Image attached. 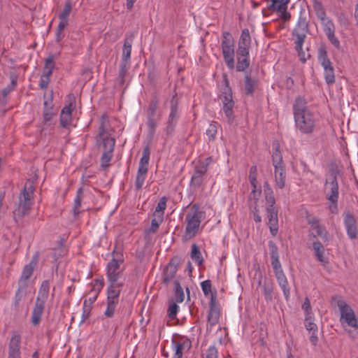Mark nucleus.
I'll return each instance as SVG.
<instances>
[{"mask_svg": "<svg viewBox=\"0 0 358 358\" xmlns=\"http://www.w3.org/2000/svg\"><path fill=\"white\" fill-rule=\"evenodd\" d=\"M305 99L299 96L293 104L294 116L296 127L303 134H310L315 127L313 113L307 108Z\"/></svg>", "mask_w": 358, "mask_h": 358, "instance_id": "obj_1", "label": "nucleus"}, {"mask_svg": "<svg viewBox=\"0 0 358 358\" xmlns=\"http://www.w3.org/2000/svg\"><path fill=\"white\" fill-rule=\"evenodd\" d=\"M113 258L106 266V276L109 283L107 290L122 291L124 282L119 281L122 275L120 264L124 262L123 254L121 251L114 250Z\"/></svg>", "mask_w": 358, "mask_h": 358, "instance_id": "obj_2", "label": "nucleus"}, {"mask_svg": "<svg viewBox=\"0 0 358 358\" xmlns=\"http://www.w3.org/2000/svg\"><path fill=\"white\" fill-rule=\"evenodd\" d=\"M35 187H32L29 182L24 184L19 195L17 206L13 211V218L16 223H19L24 216L29 215L33 206Z\"/></svg>", "mask_w": 358, "mask_h": 358, "instance_id": "obj_3", "label": "nucleus"}, {"mask_svg": "<svg viewBox=\"0 0 358 358\" xmlns=\"http://www.w3.org/2000/svg\"><path fill=\"white\" fill-rule=\"evenodd\" d=\"M339 171L337 168H331L329 171V176L326 178L324 191L326 192V198L331 203L329 206L332 213H336L337 205L338 199V183L337 176Z\"/></svg>", "mask_w": 358, "mask_h": 358, "instance_id": "obj_4", "label": "nucleus"}, {"mask_svg": "<svg viewBox=\"0 0 358 358\" xmlns=\"http://www.w3.org/2000/svg\"><path fill=\"white\" fill-rule=\"evenodd\" d=\"M49 289V281H43L32 311L31 323L34 326L38 325L41 322V316L45 308V304L48 298Z\"/></svg>", "mask_w": 358, "mask_h": 358, "instance_id": "obj_5", "label": "nucleus"}, {"mask_svg": "<svg viewBox=\"0 0 358 358\" xmlns=\"http://www.w3.org/2000/svg\"><path fill=\"white\" fill-rule=\"evenodd\" d=\"M272 164L274 166L275 185L282 189L285 185L286 171L278 143H276L272 153Z\"/></svg>", "mask_w": 358, "mask_h": 358, "instance_id": "obj_6", "label": "nucleus"}, {"mask_svg": "<svg viewBox=\"0 0 358 358\" xmlns=\"http://www.w3.org/2000/svg\"><path fill=\"white\" fill-rule=\"evenodd\" d=\"M199 206L197 203L193 204L191 208L192 213H189L186 215L187 226L185 232L187 234L195 236L199 227L200 223L204 219L206 213L199 210Z\"/></svg>", "mask_w": 358, "mask_h": 358, "instance_id": "obj_7", "label": "nucleus"}, {"mask_svg": "<svg viewBox=\"0 0 358 358\" xmlns=\"http://www.w3.org/2000/svg\"><path fill=\"white\" fill-rule=\"evenodd\" d=\"M150 143L148 142L146 146L144 147L143 150V155L139 162V166L135 181V187L136 190L141 189L148 171V163L150 155Z\"/></svg>", "mask_w": 358, "mask_h": 358, "instance_id": "obj_8", "label": "nucleus"}, {"mask_svg": "<svg viewBox=\"0 0 358 358\" xmlns=\"http://www.w3.org/2000/svg\"><path fill=\"white\" fill-rule=\"evenodd\" d=\"M302 309L304 310L306 317L304 320V324L306 329L311 333L310 336V341L313 345H316L318 341V328L317 326L312 321L313 313L310 305V301L308 298H306L302 305Z\"/></svg>", "mask_w": 358, "mask_h": 358, "instance_id": "obj_9", "label": "nucleus"}, {"mask_svg": "<svg viewBox=\"0 0 358 358\" xmlns=\"http://www.w3.org/2000/svg\"><path fill=\"white\" fill-rule=\"evenodd\" d=\"M269 253L271 259V265L277 279V281H282L286 278V276L282 271L281 264L279 260L278 248L275 243L273 241H269L268 243Z\"/></svg>", "mask_w": 358, "mask_h": 358, "instance_id": "obj_10", "label": "nucleus"}, {"mask_svg": "<svg viewBox=\"0 0 358 358\" xmlns=\"http://www.w3.org/2000/svg\"><path fill=\"white\" fill-rule=\"evenodd\" d=\"M222 94L220 99L223 103V111L227 117V122L232 124L234 121V101L233 100V94L231 89H226V91H221Z\"/></svg>", "mask_w": 358, "mask_h": 358, "instance_id": "obj_11", "label": "nucleus"}, {"mask_svg": "<svg viewBox=\"0 0 358 358\" xmlns=\"http://www.w3.org/2000/svg\"><path fill=\"white\" fill-rule=\"evenodd\" d=\"M309 31L308 22L305 17L299 16L297 24L292 31V36L296 37L294 43H297L299 48L303 45L306 34Z\"/></svg>", "mask_w": 358, "mask_h": 358, "instance_id": "obj_12", "label": "nucleus"}, {"mask_svg": "<svg viewBox=\"0 0 358 358\" xmlns=\"http://www.w3.org/2000/svg\"><path fill=\"white\" fill-rule=\"evenodd\" d=\"M68 99L69 103L62 109L59 117L60 125L63 128H66L71 124L72 122V111L76 108L75 96L72 94H69Z\"/></svg>", "mask_w": 358, "mask_h": 358, "instance_id": "obj_13", "label": "nucleus"}, {"mask_svg": "<svg viewBox=\"0 0 358 358\" xmlns=\"http://www.w3.org/2000/svg\"><path fill=\"white\" fill-rule=\"evenodd\" d=\"M337 306L340 309L341 319H343L348 326L358 328L357 319L355 317L354 310L343 300H338Z\"/></svg>", "mask_w": 358, "mask_h": 358, "instance_id": "obj_14", "label": "nucleus"}, {"mask_svg": "<svg viewBox=\"0 0 358 358\" xmlns=\"http://www.w3.org/2000/svg\"><path fill=\"white\" fill-rule=\"evenodd\" d=\"M343 224L347 235L350 240L358 238V226L357 219L350 211L343 213Z\"/></svg>", "mask_w": 358, "mask_h": 358, "instance_id": "obj_15", "label": "nucleus"}, {"mask_svg": "<svg viewBox=\"0 0 358 358\" xmlns=\"http://www.w3.org/2000/svg\"><path fill=\"white\" fill-rule=\"evenodd\" d=\"M220 315V307L217 301V292L211 293V298L209 302V310L207 317L208 322L211 327L215 326L219 322Z\"/></svg>", "mask_w": 358, "mask_h": 358, "instance_id": "obj_16", "label": "nucleus"}, {"mask_svg": "<svg viewBox=\"0 0 358 358\" xmlns=\"http://www.w3.org/2000/svg\"><path fill=\"white\" fill-rule=\"evenodd\" d=\"M181 259L180 257H173L163 271V283L169 285L175 278L178 268L180 265Z\"/></svg>", "mask_w": 358, "mask_h": 358, "instance_id": "obj_17", "label": "nucleus"}, {"mask_svg": "<svg viewBox=\"0 0 358 358\" xmlns=\"http://www.w3.org/2000/svg\"><path fill=\"white\" fill-rule=\"evenodd\" d=\"M121 291L107 290V307L104 312L106 317H112L114 315L115 310L119 303V297Z\"/></svg>", "mask_w": 358, "mask_h": 358, "instance_id": "obj_18", "label": "nucleus"}, {"mask_svg": "<svg viewBox=\"0 0 358 358\" xmlns=\"http://www.w3.org/2000/svg\"><path fill=\"white\" fill-rule=\"evenodd\" d=\"M271 1L268 10L280 13V16L284 21L289 20L291 15L287 11V4L289 0H271Z\"/></svg>", "mask_w": 358, "mask_h": 358, "instance_id": "obj_19", "label": "nucleus"}, {"mask_svg": "<svg viewBox=\"0 0 358 358\" xmlns=\"http://www.w3.org/2000/svg\"><path fill=\"white\" fill-rule=\"evenodd\" d=\"M278 208L275 206H267L266 213L268 219V225L273 236L277 235L278 231Z\"/></svg>", "mask_w": 358, "mask_h": 358, "instance_id": "obj_20", "label": "nucleus"}, {"mask_svg": "<svg viewBox=\"0 0 358 358\" xmlns=\"http://www.w3.org/2000/svg\"><path fill=\"white\" fill-rule=\"evenodd\" d=\"M21 336L20 334L15 333L11 337L8 345V358H21L20 352Z\"/></svg>", "mask_w": 358, "mask_h": 358, "instance_id": "obj_21", "label": "nucleus"}, {"mask_svg": "<svg viewBox=\"0 0 358 358\" xmlns=\"http://www.w3.org/2000/svg\"><path fill=\"white\" fill-rule=\"evenodd\" d=\"M134 38V34L131 33L127 34L124 41L122 48V57L121 62L130 64V57L131 53V45Z\"/></svg>", "mask_w": 358, "mask_h": 358, "instance_id": "obj_22", "label": "nucleus"}, {"mask_svg": "<svg viewBox=\"0 0 358 358\" xmlns=\"http://www.w3.org/2000/svg\"><path fill=\"white\" fill-rule=\"evenodd\" d=\"M317 59L324 70L334 68L331 62L328 57L327 47L324 43H321L318 48Z\"/></svg>", "mask_w": 358, "mask_h": 358, "instance_id": "obj_23", "label": "nucleus"}, {"mask_svg": "<svg viewBox=\"0 0 358 358\" xmlns=\"http://www.w3.org/2000/svg\"><path fill=\"white\" fill-rule=\"evenodd\" d=\"M38 255L36 254L32 257L29 264L25 265L24 267L23 268L22 275L20 278V282H25L31 276L34 271V268L38 264Z\"/></svg>", "mask_w": 358, "mask_h": 358, "instance_id": "obj_24", "label": "nucleus"}, {"mask_svg": "<svg viewBox=\"0 0 358 358\" xmlns=\"http://www.w3.org/2000/svg\"><path fill=\"white\" fill-rule=\"evenodd\" d=\"M234 43L231 34L229 32L224 31L222 34V55L234 54Z\"/></svg>", "mask_w": 358, "mask_h": 358, "instance_id": "obj_25", "label": "nucleus"}, {"mask_svg": "<svg viewBox=\"0 0 358 358\" xmlns=\"http://www.w3.org/2000/svg\"><path fill=\"white\" fill-rule=\"evenodd\" d=\"M313 248L317 259L323 267L326 268L329 265V262L327 257H324L325 249L322 243L319 241H314L313 243Z\"/></svg>", "mask_w": 358, "mask_h": 358, "instance_id": "obj_26", "label": "nucleus"}, {"mask_svg": "<svg viewBox=\"0 0 358 358\" xmlns=\"http://www.w3.org/2000/svg\"><path fill=\"white\" fill-rule=\"evenodd\" d=\"M206 173L205 167H199L196 166L190 181L191 187L194 188L199 187L203 182V176L206 175Z\"/></svg>", "mask_w": 358, "mask_h": 358, "instance_id": "obj_27", "label": "nucleus"}, {"mask_svg": "<svg viewBox=\"0 0 358 358\" xmlns=\"http://www.w3.org/2000/svg\"><path fill=\"white\" fill-rule=\"evenodd\" d=\"M258 80L252 78L250 74H245L244 77V91L248 96H252L258 87Z\"/></svg>", "mask_w": 358, "mask_h": 358, "instance_id": "obj_28", "label": "nucleus"}, {"mask_svg": "<svg viewBox=\"0 0 358 358\" xmlns=\"http://www.w3.org/2000/svg\"><path fill=\"white\" fill-rule=\"evenodd\" d=\"M161 117L162 116L147 117V125L148 128V140L149 143H151L153 139L157 124L160 121Z\"/></svg>", "mask_w": 358, "mask_h": 358, "instance_id": "obj_29", "label": "nucleus"}, {"mask_svg": "<svg viewBox=\"0 0 358 358\" xmlns=\"http://www.w3.org/2000/svg\"><path fill=\"white\" fill-rule=\"evenodd\" d=\"M130 68V64L122 63L120 65L118 76L115 80V85L120 87H123L125 83V76Z\"/></svg>", "mask_w": 358, "mask_h": 358, "instance_id": "obj_30", "label": "nucleus"}, {"mask_svg": "<svg viewBox=\"0 0 358 358\" xmlns=\"http://www.w3.org/2000/svg\"><path fill=\"white\" fill-rule=\"evenodd\" d=\"M313 8L317 17L322 21L326 20V11L322 3L318 0H313Z\"/></svg>", "mask_w": 358, "mask_h": 358, "instance_id": "obj_31", "label": "nucleus"}, {"mask_svg": "<svg viewBox=\"0 0 358 358\" xmlns=\"http://www.w3.org/2000/svg\"><path fill=\"white\" fill-rule=\"evenodd\" d=\"M10 83L2 90V96L6 98L7 95L15 90L17 86V76L14 72L10 73Z\"/></svg>", "mask_w": 358, "mask_h": 358, "instance_id": "obj_32", "label": "nucleus"}, {"mask_svg": "<svg viewBox=\"0 0 358 358\" xmlns=\"http://www.w3.org/2000/svg\"><path fill=\"white\" fill-rule=\"evenodd\" d=\"M237 64L236 71L238 72L244 71L250 64L249 56H236Z\"/></svg>", "mask_w": 358, "mask_h": 358, "instance_id": "obj_33", "label": "nucleus"}, {"mask_svg": "<svg viewBox=\"0 0 358 358\" xmlns=\"http://www.w3.org/2000/svg\"><path fill=\"white\" fill-rule=\"evenodd\" d=\"M174 284V298L175 302L181 303L184 300V292L181 287L180 283L178 280H176L173 282Z\"/></svg>", "mask_w": 358, "mask_h": 358, "instance_id": "obj_34", "label": "nucleus"}, {"mask_svg": "<svg viewBox=\"0 0 358 358\" xmlns=\"http://www.w3.org/2000/svg\"><path fill=\"white\" fill-rule=\"evenodd\" d=\"M261 194H262V190L260 188L259 189H257V188L252 187V189L251 192L250 193L249 197H248V205H249L250 209H252V206L254 205H255V203L257 204V201L259 199Z\"/></svg>", "mask_w": 358, "mask_h": 358, "instance_id": "obj_35", "label": "nucleus"}, {"mask_svg": "<svg viewBox=\"0 0 358 358\" xmlns=\"http://www.w3.org/2000/svg\"><path fill=\"white\" fill-rule=\"evenodd\" d=\"M83 198V189L82 187H80L76 194V196L74 199V205L73 208V214L75 216L78 215L80 213V207L81 206V202Z\"/></svg>", "mask_w": 358, "mask_h": 358, "instance_id": "obj_36", "label": "nucleus"}, {"mask_svg": "<svg viewBox=\"0 0 358 358\" xmlns=\"http://www.w3.org/2000/svg\"><path fill=\"white\" fill-rule=\"evenodd\" d=\"M191 258L195 261L199 266L201 265L203 262V259L201 256L200 250L195 243L192 245Z\"/></svg>", "mask_w": 358, "mask_h": 358, "instance_id": "obj_37", "label": "nucleus"}, {"mask_svg": "<svg viewBox=\"0 0 358 358\" xmlns=\"http://www.w3.org/2000/svg\"><path fill=\"white\" fill-rule=\"evenodd\" d=\"M251 37L248 29H244L239 38L238 45H243L245 47H250Z\"/></svg>", "mask_w": 358, "mask_h": 358, "instance_id": "obj_38", "label": "nucleus"}, {"mask_svg": "<svg viewBox=\"0 0 358 358\" xmlns=\"http://www.w3.org/2000/svg\"><path fill=\"white\" fill-rule=\"evenodd\" d=\"M99 142L102 143L103 151H114L115 140L114 138L106 136V138L99 139Z\"/></svg>", "mask_w": 358, "mask_h": 358, "instance_id": "obj_39", "label": "nucleus"}, {"mask_svg": "<svg viewBox=\"0 0 358 358\" xmlns=\"http://www.w3.org/2000/svg\"><path fill=\"white\" fill-rule=\"evenodd\" d=\"M166 201L167 199L166 196H163L159 199L152 217H157L159 215H162L163 217L164 210L166 208Z\"/></svg>", "mask_w": 358, "mask_h": 358, "instance_id": "obj_40", "label": "nucleus"}, {"mask_svg": "<svg viewBox=\"0 0 358 358\" xmlns=\"http://www.w3.org/2000/svg\"><path fill=\"white\" fill-rule=\"evenodd\" d=\"M218 123L212 122L206 129V134L208 137L209 141H213L215 139V136L217 132Z\"/></svg>", "mask_w": 358, "mask_h": 358, "instance_id": "obj_41", "label": "nucleus"}, {"mask_svg": "<svg viewBox=\"0 0 358 358\" xmlns=\"http://www.w3.org/2000/svg\"><path fill=\"white\" fill-rule=\"evenodd\" d=\"M273 289V283L264 282L263 285V293L264 295L265 300L266 301H271L273 299L272 292Z\"/></svg>", "mask_w": 358, "mask_h": 358, "instance_id": "obj_42", "label": "nucleus"}, {"mask_svg": "<svg viewBox=\"0 0 358 358\" xmlns=\"http://www.w3.org/2000/svg\"><path fill=\"white\" fill-rule=\"evenodd\" d=\"M72 10V4L70 0H68L65 2V6L63 10L59 15V20H68V17Z\"/></svg>", "mask_w": 358, "mask_h": 358, "instance_id": "obj_43", "label": "nucleus"}, {"mask_svg": "<svg viewBox=\"0 0 358 358\" xmlns=\"http://www.w3.org/2000/svg\"><path fill=\"white\" fill-rule=\"evenodd\" d=\"M68 25V20H59V23L58 24L57 31H56V40L57 42L60 41L62 38L64 37V34H62L63 31Z\"/></svg>", "mask_w": 358, "mask_h": 358, "instance_id": "obj_44", "label": "nucleus"}, {"mask_svg": "<svg viewBox=\"0 0 358 358\" xmlns=\"http://www.w3.org/2000/svg\"><path fill=\"white\" fill-rule=\"evenodd\" d=\"M323 26V31L326 36H328L332 33H335L336 28L335 25L331 20H327L322 22Z\"/></svg>", "mask_w": 358, "mask_h": 358, "instance_id": "obj_45", "label": "nucleus"}, {"mask_svg": "<svg viewBox=\"0 0 358 358\" xmlns=\"http://www.w3.org/2000/svg\"><path fill=\"white\" fill-rule=\"evenodd\" d=\"M159 100L157 93H153L146 110L157 111Z\"/></svg>", "mask_w": 358, "mask_h": 358, "instance_id": "obj_46", "label": "nucleus"}, {"mask_svg": "<svg viewBox=\"0 0 358 358\" xmlns=\"http://www.w3.org/2000/svg\"><path fill=\"white\" fill-rule=\"evenodd\" d=\"M257 166H252L250 169L249 180L252 187H257Z\"/></svg>", "mask_w": 358, "mask_h": 358, "instance_id": "obj_47", "label": "nucleus"}, {"mask_svg": "<svg viewBox=\"0 0 358 358\" xmlns=\"http://www.w3.org/2000/svg\"><path fill=\"white\" fill-rule=\"evenodd\" d=\"M163 221V217L162 215H159L157 217H153L151 222V227L149 229L150 233L155 234L157 231L160 224Z\"/></svg>", "mask_w": 358, "mask_h": 358, "instance_id": "obj_48", "label": "nucleus"}, {"mask_svg": "<svg viewBox=\"0 0 358 358\" xmlns=\"http://www.w3.org/2000/svg\"><path fill=\"white\" fill-rule=\"evenodd\" d=\"M324 79L328 85H333L335 83L334 69H327L324 70Z\"/></svg>", "mask_w": 358, "mask_h": 358, "instance_id": "obj_49", "label": "nucleus"}, {"mask_svg": "<svg viewBox=\"0 0 358 358\" xmlns=\"http://www.w3.org/2000/svg\"><path fill=\"white\" fill-rule=\"evenodd\" d=\"M113 151H106L103 152L101 157V166L103 168H107L109 166V162L113 157Z\"/></svg>", "mask_w": 358, "mask_h": 358, "instance_id": "obj_50", "label": "nucleus"}, {"mask_svg": "<svg viewBox=\"0 0 358 358\" xmlns=\"http://www.w3.org/2000/svg\"><path fill=\"white\" fill-rule=\"evenodd\" d=\"M278 282L281 289H282L285 299L288 301L290 294V289L289 287V283L287 278L282 280V281H278Z\"/></svg>", "mask_w": 358, "mask_h": 358, "instance_id": "obj_51", "label": "nucleus"}, {"mask_svg": "<svg viewBox=\"0 0 358 358\" xmlns=\"http://www.w3.org/2000/svg\"><path fill=\"white\" fill-rule=\"evenodd\" d=\"M201 287L205 296H208L209 294L211 295L212 291V283L210 280H206L201 282Z\"/></svg>", "mask_w": 358, "mask_h": 358, "instance_id": "obj_52", "label": "nucleus"}, {"mask_svg": "<svg viewBox=\"0 0 358 358\" xmlns=\"http://www.w3.org/2000/svg\"><path fill=\"white\" fill-rule=\"evenodd\" d=\"M55 56L54 55H49V56L45 59L43 69L51 70L53 71V69L55 67Z\"/></svg>", "mask_w": 358, "mask_h": 358, "instance_id": "obj_53", "label": "nucleus"}, {"mask_svg": "<svg viewBox=\"0 0 358 358\" xmlns=\"http://www.w3.org/2000/svg\"><path fill=\"white\" fill-rule=\"evenodd\" d=\"M178 310V306L176 302H172L168 308V316L171 320H174L176 317V315Z\"/></svg>", "mask_w": 358, "mask_h": 358, "instance_id": "obj_54", "label": "nucleus"}, {"mask_svg": "<svg viewBox=\"0 0 358 358\" xmlns=\"http://www.w3.org/2000/svg\"><path fill=\"white\" fill-rule=\"evenodd\" d=\"M92 306L87 304V300L84 301L81 323H83L90 316Z\"/></svg>", "mask_w": 358, "mask_h": 358, "instance_id": "obj_55", "label": "nucleus"}, {"mask_svg": "<svg viewBox=\"0 0 358 358\" xmlns=\"http://www.w3.org/2000/svg\"><path fill=\"white\" fill-rule=\"evenodd\" d=\"M106 136H108L106 135V125H105V122L103 120H102L99 127V134H98V136L96 138L97 144L99 143V139L106 138Z\"/></svg>", "mask_w": 358, "mask_h": 358, "instance_id": "obj_56", "label": "nucleus"}, {"mask_svg": "<svg viewBox=\"0 0 358 358\" xmlns=\"http://www.w3.org/2000/svg\"><path fill=\"white\" fill-rule=\"evenodd\" d=\"M55 115L53 112V109L43 110V119L45 124H48L52 119V117Z\"/></svg>", "mask_w": 358, "mask_h": 358, "instance_id": "obj_57", "label": "nucleus"}, {"mask_svg": "<svg viewBox=\"0 0 358 358\" xmlns=\"http://www.w3.org/2000/svg\"><path fill=\"white\" fill-rule=\"evenodd\" d=\"M223 58L226 65L229 69H234V54L223 55Z\"/></svg>", "mask_w": 358, "mask_h": 358, "instance_id": "obj_58", "label": "nucleus"}, {"mask_svg": "<svg viewBox=\"0 0 358 358\" xmlns=\"http://www.w3.org/2000/svg\"><path fill=\"white\" fill-rule=\"evenodd\" d=\"M177 121L169 119L166 122V133L167 135H171L176 126Z\"/></svg>", "mask_w": 358, "mask_h": 358, "instance_id": "obj_59", "label": "nucleus"}, {"mask_svg": "<svg viewBox=\"0 0 358 358\" xmlns=\"http://www.w3.org/2000/svg\"><path fill=\"white\" fill-rule=\"evenodd\" d=\"M328 40L330 41V43L334 46L335 48L337 50L341 49V44L340 41L338 39V38L335 36V33H332L328 36H327Z\"/></svg>", "mask_w": 358, "mask_h": 358, "instance_id": "obj_60", "label": "nucleus"}, {"mask_svg": "<svg viewBox=\"0 0 358 358\" xmlns=\"http://www.w3.org/2000/svg\"><path fill=\"white\" fill-rule=\"evenodd\" d=\"M314 229L316 231L317 234L319 236H320L322 238H323L324 240L328 239L327 238L328 232L327 231V230L324 226H322V225L317 226Z\"/></svg>", "mask_w": 358, "mask_h": 358, "instance_id": "obj_61", "label": "nucleus"}, {"mask_svg": "<svg viewBox=\"0 0 358 358\" xmlns=\"http://www.w3.org/2000/svg\"><path fill=\"white\" fill-rule=\"evenodd\" d=\"M62 243V241L60 242ZM64 254V249L62 248V244L57 248H54L52 252V257L54 260L57 261L59 257H62Z\"/></svg>", "mask_w": 358, "mask_h": 358, "instance_id": "obj_62", "label": "nucleus"}, {"mask_svg": "<svg viewBox=\"0 0 358 358\" xmlns=\"http://www.w3.org/2000/svg\"><path fill=\"white\" fill-rule=\"evenodd\" d=\"M204 358H217V350L215 346H210L206 351Z\"/></svg>", "mask_w": 358, "mask_h": 358, "instance_id": "obj_63", "label": "nucleus"}, {"mask_svg": "<svg viewBox=\"0 0 358 358\" xmlns=\"http://www.w3.org/2000/svg\"><path fill=\"white\" fill-rule=\"evenodd\" d=\"M249 47L238 45L236 56H249Z\"/></svg>", "mask_w": 358, "mask_h": 358, "instance_id": "obj_64", "label": "nucleus"}]
</instances>
